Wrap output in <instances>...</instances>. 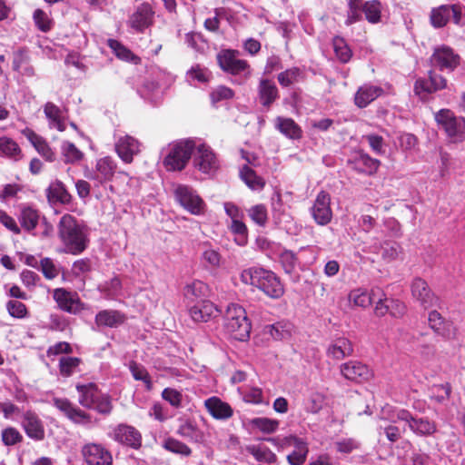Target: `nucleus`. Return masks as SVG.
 Returning <instances> with one entry per match:
<instances>
[{"instance_id":"nucleus-1","label":"nucleus","mask_w":465,"mask_h":465,"mask_svg":"<svg viewBox=\"0 0 465 465\" xmlns=\"http://www.w3.org/2000/svg\"><path fill=\"white\" fill-rule=\"evenodd\" d=\"M58 234L69 253L79 254L87 247V230L71 214L62 216Z\"/></svg>"},{"instance_id":"nucleus-2","label":"nucleus","mask_w":465,"mask_h":465,"mask_svg":"<svg viewBox=\"0 0 465 465\" xmlns=\"http://www.w3.org/2000/svg\"><path fill=\"white\" fill-rule=\"evenodd\" d=\"M242 283L258 288L272 299H279L284 293V288L280 279L272 271L260 267H252L241 272Z\"/></svg>"},{"instance_id":"nucleus-3","label":"nucleus","mask_w":465,"mask_h":465,"mask_svg":"<svg viewBox=\"0 0 465 465\" xmlns=\"http://www.w3.org/2000/svg\"><path fill=\"white\" fill-rule=\"evenodd\" d=\"M224 330L236 341H246L251 332V323L245 310L239 304L230 303L224 314Z\"/></svg>"},{"instance_id":"nucleus-4","label":"nucleus","mask_w":465,"mask_h":465,"mask_svg":"<svg viewBox=\"0 0 465 465\" xmlns=\"http://www.w3.org/2000/svg\"><path fill=\"white\" fill-rule=\"evenodd\" d=\"M79 393L78 401L81 406L87 409L95 410L101 414L107 415L113 410L111 397L102 393L94 383L76 384Z\"/></svg>"},{"instance_id":"nucleus-5","label":"nucleus","mask_w":465,"mask_h":465,"mask_svg":"<svg viewBox=\"0 0 465 465\" xmlns=\"http://www.w3.org/2000/svg\"><path fill=\"white\" fill-rule=\"evenodd\" d=\"M435 120L452 143H460L465 139L464 118H457L450 110L441 109L435 114Z\"/></svg>"},{"instance_id":"nucleus-6","label":"nucleus","mask_w":465,"mask_h":465,"mask_svg":"<svg viewBox=\"0 0 465 465\" xmlns=\"http://www.w3.org/2000/svg\"><path fill=\"white\" fill-rule=\"evenodd\" d=\"M194 147L193 141H182L173 144L163 160L166 169L168 171L183 170L191 158Z\"/></svg>"},{"instance_id":"nucleus-7","label":"nucleus","mask_w":465,"mask_h":465,"mask_svg":"<svg viewBox=\"0 0 465 465\" xmlns=\"http://www.w3.org/2000/svg\"><path fill=\"white\" fill-rule=\"evenodd\" d=\"M53 405L66 417L71 422L81 426H89L92 421V416L83 411L66 398H54Z\"/></svg>"},{"instance_id":"nucleus-8","label":"nucleus","mask_w":465,"mask_h":465,"mask_svg":"<svg viewBox=\"0 0 465 465\" xmlns=\"http://www.w3.org/2000/svg\"><path fill=\"white\" fill-rule=\"evenodd\" d=\"M194 149V167L203 173H214L219 169L220 163L212 148L204 143H201L195 146Z\"/></svg>"},{"instance_id":"nucleus-9","label":"nucleus","mask_w":465,"mask_h":465,"mask_svg":"<svg viewBox=\"0 0 465 465\" xmlns=\"http://www.w3.org/2000/svg\"><path fill=\"white\" fill-rule=\"evenodd\" d=\"M395 417L399 420L405 421L410 430L419 436H430L437 430L433 421L426 418H414L409 411L404 409L397 410Z\"/></svg>"},{"instance_id":"nucleus-10","label":"nucleus","mask_w":465,"mask_h":465,"mask_svg":"<svg viewBox=\"0 0 465 465\" xmlns=\"http://www.w3.org/2000/svg\"><path fill=\"white\" fill-rule=\"evenodd\" d=\"M311 214L315 223L321 226L328 224L332 219V211L331 208V195L321 191L311 207Z\"/></svg>"},{"instance_id":"nucleus-11","label":"nucleus","mask_w":465,"mask_h":465,"mask_svg":"<svg viewBox=\"0 0 465 465\" xmlns=\"http://www.w3.org/2000/svg\"><path fill=\"white\" fill-rule=\"evenodd\" d=\"M175 198L184 209L193 214L198 215L203 211V201L187 186H178L175 190Z\"/></svg>"},{"instance_id":"nucleus-12","label":"nucleus","mask_w":465,"mask_h":465,"mask_svg":"<svg viewBox=\"0 0 465 465\" xmlns=\"http://www.w3.org/2000/svg\"><path fill=\"white\" fill-rule=\"evenodd\" d=\"M140 143L134 137L124 134L116 137L114 148L117 155L125 163H131L134 155L140 153Z\"/></svg>"},{"instance_id":"nucleus-13","label":"nucleus","mask_w":465,"mask_h":465,"mask_svg":"<svg viewBox=\"0 0 465 465\" xmlns=\"http://www.w3.org/2000/svg\"><path fill=\"white\" fill-rule=\"evenodd\" d=\"M82 452L87 465H113L111 453L100 444H86Z\"/></svg>"},{"instance_id":"nucleus-14","label":"nucleus","mask_w":465,"mask_h":465,"mask_svg":"<svg viewBox=\"0 0 465 465\" xmlns=\"http://www.w3.org/2000/svg\"><path fill=\"white\" fill-rule=\"evenodd\" d=\"M154 12L147 3L141 4L129 17V25L137 32H143L145 28L152 25Z\"/></svg>"},{"instance_id":"nucleus-15","label":"nucleus","mask_w":465,"mask_h":465,"mask_svg":"<svg viewBox=\"0 0 465 465\" xmlns=\"http://www.w3.org/2000/svg\"><path fill=\"white\" fill-rule=\"evenodd\" d=\"M220 67L230 74H236L245 71L249 66L246 61L237 57V52L223 50L217 55Z\"/></svg>"},{"instance_id":"nucleus-16","label":"nucleus","mask_w":465,"mask_h":465,"mask_svg":"<svg viewBox=\"0 0 465 465\" xmlns=\"http://www.w3.org/2000/svg\"><path fill=\"white\" fill-rule=\"evenodd\" d=\"M220 312L219 308L208 300L198 302L189 308V314L195 322H206Z\"/></svg>"},{"instance_id":"nucleus-17","label":"nucleus","mask_w":465,"mask_h":465,"mask_svg":"<svg viewBox=\"0 0 465 465\" xmlns=\"http://www.w3.org/2000/svg\"><path fill=\"white\" fill-rule=\"evenodd\" d=\"M22 427L29 438L35 440H44L45 427L35 412L26 411L23 414Z\"/></svg>"},{"instance_id":"nucleus-18","label":"nucleus","mask_w":465,"mask_h":465,"mask_svg":"<svg viewBox=\"0 0 465 465\" xmlns=\"http://www.w3.org/2000/svg\"><path fill=\"white\" fill-rule=\"evenodd\" d=\"M54 299L62 310L70 313L75 314L83 309V303L77 294L67 292L64 289H55Z\"/></svg>"},{"instance_id":"nucleus-19","label":"nucleus","mask_w":465,"mask_h":465,"mask_svg":"<svg viewBox=\"0 0 465 465\" xmlns=\"http://www.w3.org/2000/svg\"><path fill=\"white\" fill-rule=\"evenodd\" d=\"M412 296L420 302L425 309L434 306L438 298L431 292L427 282L422 279H415L411 285Z\"/></svg>"},{"instance_id":"nucleus-20","label":"nucleus","mask_w":465,"mask_h":465,"mask_svg":"<svg viewBox=\"0 0 465 465\" xmlns=\"http://www.w3.org/2000/svg\"><path fill=\"white\" fill-rule=\"evenodd\" d=\"M41 213L32 206L22 205L17 215L21 230L32 232L43 219Z\"/></svg>"},{"instance_id":"nucleus-21","label":"nucleus","mask_w":465,"mask_h":465,"mask_svg":"<svg viewBox=\"0 0 465 465\" xmlns=\"http://www.w3.org/2000/svg\"><path fill=\"white\" fill-rule=\"evenodd\" d=\"M430 327L439 335L450 339L455 336V328L451 322L445 320L437 311H431L428 317Z\"/></svg>"},{"instance_id":"nucleus-22","label":"nucleus","mask_w":465,"mask_h":465,"mask_svg":"<svg viewBox=\"0 0 465 465\" xmlns=\"http://www.w3.org/2000/svg\"><path fill=\"white\" fill-rule=\"evenodd\" d=\"M432 63L441 70H453L459 64V56L450 47L441 46L434 51Z\"/></svg>"},{"instance_id":"nucleus-23","label":"nucleus","mask_w":465,"mask_h":465,"mask_svg":"<svg viewBox=\"0 0 465 465\" xmlns=\"http://www.w3.org/2000/svg\"><path fill=\"white\" fill-rule=\"evenodd\" d=\"M341 371L346 379L357 382L366 381L371 376L369 368L359 361H349L342 364Z\"/></svg>"},{"instance_id":"nucleus-24","label":"nucleus","mask_w":465,"mask_h":465,"mask_svg":"<svg viewBox=\"0 0 465 465\" xmlns=\"http://www.w3.org/2000/svg\"><path fill=\"white\" fill-rule=\"evenodd\" d=\"M114 440L137 449L141 446V434L132 426L119 425L114 431Z\"/></svg>"},{"instance_id":"nucleus-25","label":"nucleus","mask_w":465,"mask_h":465,"mask_svg":"<svg viewBox=\"0 0 465 465\" xmlns=\"http://www.w3.org/2000/svg\"><path fill=\"white\" fill-rule=\"evenodd\" d=\"M381 289L372 288L370 292L364 289H355L349 293V301L355 306L366 308L376 302V297H381Z\"/></svg>"},{"instance_id":"nucleus-26","label":"nucleus","mask_w":465,"mask_h":465,"mask_svg":"<svg viewBox=\"0 0 465 465\" xmlns=\"http://www.w3.org/2000/svg\"><path fill=\"white\" fill-rule=\"evenodd\" d=\"M208 412L216 420H227L233 414L232 407L218 397H211L204 401Z\"/></svg>"},{"instance_id":"nucleus-27","label":"nucleus","mask_w":465,"mask_h":465,"mask_svg":"<svg viewBox=\"0 0 465 465\" xmlns=\"http://www.w3.org/2000/svg\"><path fill=\"white\" fill-rule=\"evenodd\" d=\"M279 97L278 88L274 82L262 79L258 85V98L262 105L270 107Z\"/></svg>"},{"instance_id":"nucleus-28","label":"nucleus","mask_w":465,"mask_h":465,"mask_svg":"<svg viewBox=\"0 0 465 465\" xmlns=\"http://www.w3.org/2000/svg\"><path fill=\"white\" fill-rule=\"evenodd\" d=\"M383 90L376 85L363 84L355 94L354 103L359 108H364L381 95Z\"/></svg>"},{"instance_id":"nucleus-29","label":"nucleus","mask_w":465,"mask_h":465,"mask_svg":"<svg viewBox=\"0 0 465 465\" xmlns=\"http://www.w3.org/2000/svg\"><path fill=\"white\" fill-rule=\"evenodd\" d=\"M209 293V287L202 281L194 280L187 283L183 288L184 298L190 302H201L205 300Z\"/></svg>"},{"instance_id":"nucleus-30","label":"nucleus","mask_w":465,"mask_h":465,"mask_svg":"<svg viewBox=\"0 0 465 465\" xmlns=\"http://www.w3.org/2000/svg\"><path fill=\"white\" fill-rule=\"evenodd\" d=\"M124 320V315L114 310H103L95 315V323L98 327L116 328Z\"/></svg>"},{"instance_id":"nucleus-31","label":"nucleus","mask_w":465,"mask_h":465,"mask_svg":"<svg viewBox=\"0 0 465 465\" xmlns=\"http://www.w3.org/2000/svg\"><path fill=\"white\" fill-rule=\"evenodd\" d=\"M13 69L20 75L25 77H33L35 75V68L30 63V57L24 50H19L14 54Z\"/></svg>"},{"instance_id":"nucleus-32","label":"nucleus","mask_w":465,"mask_h":465,"mask_svg":"<svg viewBox=\"0 0 465 465\" xmlns=\"http://www.w3.org/2000/svg\"><path fill=\"white\" fill-rule=\"evenodd\" d=\"M26 138L31 142L36 151L46 160L49 162H53L55 160V153L53 152L48 143L37 134L30 129H26L24 131Z\"/></svg>"},{"instance_id":"nucleus-33","label":"nucleus","mask_w":465,"mask_h":465,"mask_svg":"<svg viewBox=\"0 0 465 465\" xmlns=\"http://www.w3.org/2000/svg\"><path fill=\"white\" fill-rule=\"evenodd\" d=\"M275 128L287 138L295 140L302 137V129L292 118L276 117Z\"/></svg>"},{"instance_id":"nucleus-34","label":"nucleus","mask_w":465,"mask_h":465,"mask_svg":"<svg viewBox=\"0 0 465 465\" xmlns=\"http://www.w3.org/2000/svg\"><path fill=\"white\" fill-rule=\"evenodd\" d=\"M352 353V346L351 341L346 338L336 339L327 350L329 357L334 360H342Z\"/></svg>"},{"instance_id":"nucleus-35","label":"nucleus","mask_w":465,"mask_h":465,"mask_svg":"<svg viewBox=\"0 0 465 465\" xmlns=\"http://www.w3.org/2000/svg\"><path fill=\"white\" fill-rule=\"evenodd\" d=\"M177 433L191 442L202 443L204 441L203 432L191 420L183 421L178 428Z\"/></svg>"},{"instance_id":"nucleus-36","label":"nucleus","mask_w":465,"mask_h":465,"mask_svg":"<svg viewBox=\"0 0 465 465\" xmlns=\"http://www.w3.org/2000/svg\"><path fill=\"white\" fill-rule=\"evenodd\" d=\"M245 450L259 462L272 464L277 461V456L275 453L264 445L252 444L246 446Z\"/></svg>"},{"instance_id":"nucleus-37","label":"nucleus","mask_w":465,"mask_h":465,"mask_svg":"<svg viewBox=\"0 0 465 465\" xmlns=\"http://www.w3.org/2000/svg\"><path fill=\"white\" fill-rule=\"evenodd\" d=\"M326 405V396L319 391L310 392L303 401L304 411L311 414L319 413Z\"/></svg>"},{"instance_id":"nucleus-38","label":"nucleus","mask_w":465,"mask_h":465,"mask_svg":"<svg viewBox=\"0 0 465 465\" xmlns=\"http://www.w3.org/2000/svg\"><path fill=\"white\" fill-rule=\"evenodd\" d=\"M44 112L49 120V124L52 128H55L60 132L65 130V124L63 121L62 112L59 107L54 104L48 102L44 107Z\"/></svg>"},{"instance_id":"nucleus-39","label":"nucleus","mask_w":465,"mask_h":465,"mask_svg":"<svg viewBox=\"0 0 465 465\" xmlns=\"http://www.w3.org/2000/svg\"><path fill=\"white\" fill-rule=\"evenodd\" d=\"M95 170L100 181H108L115 173L116 163L111 157L106 156L97 161Z\"/></svg>"},{"instance_id":"nucleus-40","label":"nucleus","mask_w":465,"mask_h":465,"mask_svg":"<svg viewBox=\"0 0 465 465\" xmlns=\"http://www.w3.org/2000/svg\"><path fill=\"white\" fill-rule=\"evenodd\" d=\"M450 18V5H442L433 8L430 12V19L433 27L440 28L447 25Z\"/></svg>"},{"instance_id":"nucleus-41","label":"nucleus","mask_w":465,"mask_h":465,"mask_svg":"<svg viewBox=\"0 0 465 465\" xmlns=\"http://www.w3.org/2000/svg\"><path fill=\"white\" fill-rule=\"evenodd\" d=\"M61 153L66 163H75L84 158V153L69 141L63 142Z\"/></svg>"},{"instance_id":"nucleus-42","label":"nucleus","mask_w":465,"mask_h":465,"mask_svg":"<svg viewBox=\"0 0 465 465\" xmlns=\"http://www.w3.org/2000/svg\"><path fill=\"white\" fill-rule=\"evenodd\" d=\"M240 176L242 180L252 190H260L264 186L262 178L258 176L248 165H243L242 167Z\"/></svg>"},{"instance_id":"nucleus-43","label":"nucleus","mask_w":465,"mask_h":465,"mask_svg":"<svg viewBox=\"0 0 465 465\" xmlns=\"http://www.w3.org/2000/svg\"><path fill=\"white\" fill-rule=\"evenodd\" d=\"M47 196L49 200L57 201L62 203H67L71 199V195L65 189L64 185L59 181L50 184L47 189Z\"/></svg>"},{"instance_id":"nucleus-44","label":"nucleus","mask_w":465,"mask_h":465,"mask_svg":"<svg viewBox=\"0 0 465 465\" xmlns=\"http://www.w3.org/2000/svg\"><path fill=\"white\" fill-rule=\"evenodd\" d=\"M202 260L211 268L217 269L221 265L222 255L208 242H204L203 243Z\"/></svg>"},{"instance_id":"nucleus-45","label":"nucleus","mask_w":465,"mask_h":465,"mask_svg":"<svg viewBox=\"0 0 465 465\" xmlns=\"http://www.w3.org/2000/svg\"><path fill=\"white\" fill-rule=\"evenodd\" d=\"M252 429H256L263 433H273L279 427V421L265 417L254 418L249 421Z\"/></svg>"},{"instance_id":"nucleus-46","label":"nucleus","mask_w":465,"mask_h":465,"mask_svg":"<svg viewBox=\"0 0 465 465\" xmlns=\"http://www.w3.org/2000/svg\"><path fill=\"white\" fill-rule=\"evenodd\" d=\"M380 165V161L370 157L368 154H361L355 162L356 169L367 174L376 173Z\"/></svg>"},{"instance_id":"nucleus-47","label":"nucleus","mask_w":465,"mask_h":465,"mask_svg":"<svg viewBox=\"0 0 465 465\" xmlns=\"http://www.w3.org/2000/svg\"><path fill=\"white\" fill-rule=\"evenodd\" d=\"M332 45L336 57L341 63H347L351 60L352 52L342 37L335 36L332 40Z\"/></svg>"},{"instance_id":"nucleus-48","label":"nucleus","mask_w":465,"mask_h":465,"mask_svg":"<svg viewBox=\"0 0 465 465\" xmlns=\"http://www.w3.org/2000/svg\"><path fill=\"white\" fill-rule=\"evenodd\" d=\"M266 440L272 442L275 446L285 447V446H292L294 447L295 451H302V450H309L308 444L302 439L298 438L296 436H288L285 437L281 443L278 442V439L276 438H268Z\"/></svg>"},{"instance_id":"nucleus-49","label":"nucleus","mask_w":465,"mask_h":465,"mask_svg":"<svg viewBox=\"0 0 465 465\" xmlns=\"http://www.w3.org/2000/svg\"><path fill=\"white\" fill-rule=\"evenodd\" d=\"M381 3L377 0L362 2V12L370 23H377L381 18Z\"/></svg>"},{"instance_id":"nucleus-50","label":"nucleus","mask_w":465,"mask_h":465,"mask_svg":"<svg viewBox=\"0 0 465 465\" xmlns=\"http://www.w3.org/2000/svg\"><path fill=\"white\" fill-rule=\"evenodd\" d=\"M108 45L119 59L124 61H134L135 63L139 59L117 40L109 39Z\"/></svg>"},{"instance_id":"nucleus-51","label":"nucleus","mask_w":465,"mask_h":465,"mask_svg":"<svg viewBox=\"0 0 465 465\" xmlns=\"http://www.w3.org/2000/svg\"><path fill=\"white\" fill-rule=\"evenodd\" d=\"M81 360L77 357H61L59 360V370L61 375L70 377L78 368Z\"/></svg>"},{"instance_id":"nucleus-52","label":"nucleus","mask_w":465,"mask_h":465,"mask_svg":"<svg viewBox=\"0 0 465 465\" xmlns=\"http://www.w3.org/2000/svg\"><path fill=\"white\" fill-rule=\"evenodd\" d=\"M0 152L5 156L17 159L21 151L13 139L4 136L0 138Z\"/></svg>"},{"instance_id":"nucleus-53","label":"nucleus","mask_w":465,"mask_h":465,"mask_svg":"<svg viewBox=\"0 0 465 465\" xmlns=\"http://www.w3.org/2000/svg\"><path fill=\"white\" fill-rule=\"evenodd\" d=\"M251 219L260 226H264L268 220L267 209L262 204H257L248 210Z\"/></svg>"},{"instance_id":"nucleus-54","label":"nucleus","mask_w":465,"mask_h":465,"mask_svg":"<svg viewBox=\"0 0 465 465\" xmlns=\"http://www.w3.org/2000/svg\"><path fill=\"white\" fill-rule=\"evenodd\" d=\"M362 0H350L346 25H350L361 18Z\"/></svg>"},{"instance_id":"nucleus-55","label":"nucleus","mask_w":465,"mask_h":465,"mask_svg":"<svg viewBox=\"0 0 465 465\" xmlns=\"http://www.w3.org/2000/svg\"><path fill=\"white\" fill-rule=\"evenodd\" d=\"M301 74V71L297 67H292L279 74L278 82L281 85L286 87L295 83Z\"/></svg>"},{"instance_id":"nucleus-56","label":"nucleus","mask_w":465,"mask_h":465,"mask_svg":"<svg viewBox=\"0 0 465 465\" xmlns=\"http://www.w3.org/2000/svg\"><path fill=\"white\" fill-rule=\"evenodd\" d=\"M6 309L9 314L14 318L23 319L27 315L26 306L19 301H9L6 303Z\"/></svg>"},{"instance_id":"nucleus-57","label":"nucleus","mask_w":465,"mask_h":465,"mask_svg":"<svg viewBox=\"0 0 465 465\" xmlns=\"http://www.w3.org/2000/svg\"><path fill=\"white\" fill-rule=\"evenodd\" d=\"M280 262L286 273H292L296 267L297 258L291 251H283L280 255Z\"/></svg>"},{"instance_id":"nucleus-58","label":"nucleus","mask_w":465,"mask_h":465,"mask_svg":"<svg viewBox=\"0 0 465 465\" xmlns=\"http://www.w3.org/2000/svg\"><path fill=\"white\" fill-rule=\"evenodd\" d=\"M23 436L15 428H6L2 431V440L6 446L15 445L22 441Z\"/></svg>"},{"instance_id":"nucleus-59","label":"nucleus","mask_w":465,"mask_h":465,"mask_svg":"<svg viewBox=\"0 0 465 465\" xmlns=\"http://www.w3.org/2000/svg\"><path fill=\"white\" fill-rule=\"evenodd\" d=\"M164 448L174 453L186 456L191 454V449L187 445L174 439L166 440L164 442Z\"/></svg>"},{"instance_id":"nucleus-60","label":"nucleus","mask_w":465,"mask_h":465,"mask_svg":"<svg viewBox=\"0 0 465 465\" xmlns=\"http://www.w3.org/2000/svg\"><path fill=\"white\" fill-rule=\"evenodd\" d=\"M0 223L14 234L21 233V228L15 220L4 210H0Z\"/></svg>"},{"instance_id":"nucleus-61","label":"nucleus","mask_w":465,"mask_h":465,"mask_svg":"<svg viewBox=\"0 0 465 465\" xmlns=\"http://www.w3.org/2000/svg\"><path fill=\"white\" fill-rule=\"evenodd\" d=\"M33 17L36 26L41 31L47 32L51 29V20L43 10L36 9L34 12Z\"/></svg>"},{"instance_id":"nucleus-62","label":"nucleus","mask_w":465,"mask_h":465,"mask_svg":"<svg viewBox=\"0 0 465 465\" xmlns=\"http://www.w3.org/2000/svg\"><path fill=\"white\" fill-rule=\"evenodd\" d=\"M41 271L46 279L52 280L58 275V270L50 258H44L40 262Z\"/></svg>"},{"instance_id":"nucleus-63","label":"nucleus","mask_w":465,"mask_h":465,"mask_svg":"<svg viewBox=\"0 0 465 465\" xmlns=\"http://www.w3.org/2000/svg\"><path fill=\"white\" fill-rule=\"evenodd\" d=\"M373 303L375 304L374 312L377 316L381 317L389 313L390 299L385 296L382 290L381 297H376V302Z\"/></svg>"},{"instance_id":"nucleus-64","label":"nucleus","mask_w":465,"mask_h":465,"mask_svg":"<svg viewBox=\"0 0 465 465\" xmlns=\"http://www.w3.org/2000/svg\"><path fill=\"white\" fill-rule=\"evenodd\" d=\"M162 396L165 401H167L173 407L177 408L181 405L182 394L174 389H171V388L164 389L163 391Z\"/></svg>"}]
</instances>
